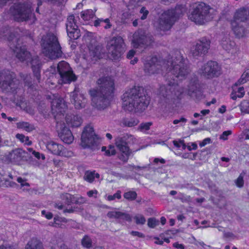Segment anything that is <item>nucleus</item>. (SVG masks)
I'll return each mask as SVG.
<instances>
[{
	"instance_id": "f257e3e1",
	"label": "nucleus",
	"mask_w": 249,
	"mask_h": 249,
	"mask_svg": "<svg viewBox=\"0 0 249 249\" xmlns=\"http://www.w3.org/2000/svg\"><path fill=\"white\" fill-rule=\"evenodd\" d=\"M144 70L148 75L160 73V71L165 70L164 75L166 80L173 75L172 79L181 78L187 75L190 70L185 60L180 53L177 52L175 56L167 60L159 61L157 57H152L144 62Z\"/></svg>"
},
{
	"instance_id": "f03ea898",
	"label": "nucleus",
	"mask_w": 249,
	"mask_h": 249,
	"mask_svg": "<svg viewBox=\"0 0 249 249\" xmlns=\"http://www.w3.org/2000/svg\"><path fill=\"white\" fill-rule=\"evenodd\" d=\"M98 87L89 90L91 105L98 110H104L110 105L114 96V82L110 77L99 78L96 82Z\"/></svg>"
},
{
	"instance_id": "7ed1b4c3",
	"label": "nucleus",
	"mask_w": 249,
	"mask_h": 249,
	"mask_svg": "<svg viewBox=\"0 0 249 249\" xmlns=\"http://www.w3.org/2000/svg\"><path fill=\"white\" fill-rule=\"evenodd\" d=\"M124 109L130 112H142L147 107L150 98L142 87H134L123 94Z\"/></svg>"
},
{
	"instance_id": "20e7f679",
	"label": "nucleus",
	"mask_w": 249,
	"mask_h": 249,
	"mask_svg": "<svg viewBox=\"0 0 249 249\" xmlns=\"http://www.w3.org/2000/svg\"><path fill=\"white\" fill-rule=\"evenodd\" d=\"M181 78H176L175 80L172 79V76L167 79L168 83L167 85L161 86L159 89V103L162 105H166L176 100L180 99L184 92V89L176 84L177 79L182 80L186 77Z\"/></svg>"
},
{
	"instance_id": "39448f33",
	"label": "nucleus",
	"mask_w": 249,
	"mask_h": 249,
	"mask_svg": "<svg viewBox=\"0 0 249 249\" xmlns=\"http://www.w3.org/2000/svg\"><path fill=\"white\" fill-rule=\"evenodd\" d=\"M9 12L18 22L30 21L31 23H34L36 20L32 4L29 1L14 3L10 7Z\"/></svg>"
},
{
	"instance_id": "423d86ee",
	"label": "nucleus",
	"mask_w": 249,
	"mask_h": 249,
	"mask_svg": "<svg viewBox=\"0 0 249 249\" xmlns=\"http://www.w3.org/2000/svg\"><path fill=\"white\" fill-rule=\"evenodd\" d=\"M40 44L42 53L50 59L61 57L62 51L58 38L52 33H48L42 37Z\"/></svg>"
},
{
	"instance_id": "0eeeda50",
	"label": "nucleus",
	"mask_w": 249,
	"mask_h": 249,
	"mask_svg": "<svg viewBox=\"0 0 249 249\" xmlns=\"http://www.w3.org/2000/svg\"><path fill=\"white\" fill-rule=\"evenodd\" d=\"M211 10L213 9L204 2L194 3L190 5L188 18L196 24L202 25L213 18Z\"/></svg>"
},
{
	"instance_id": "6e6552de",
	"label": "nucleus",
	"mask_w": 249,
	"mask_h": 249,
	"mask_svg": "<svg viewBox=\"0 0 249 249\" xmlns=\"http://www.w3.org/2000/svg\"><path fill=\"white\" fill-rule=\"evenodd\" d=\"M19 81L16 74L9 70L0 71V90L5 93H15L18 88Z\"/></svg>"
},
{
	"instance_id": "1a4fd4ad",
	"label": "nucleus",
	"mask_w": 249,
	"mask_h": 249,
	"mask_svg": "<svg viewBox=\"0 0 249 249\" xmlns=\"http://www.w3.org/2000/svg\"><path fill=\"white\" fill-rule=\"evenodd\" d=\"M133 139V136L124 134L116 137L115 139V146L122 153L119 158L124 162L127 161L129 156L132 153L129 144Z\"/></svg>"
},
{
	"instance_id": "9d476101",
	"label": "nucleus",
	"mask_w": 249,
	"mask_h": 249,
	"mask_svg": "<svg viewBox=\"0 0 249 249\" xmlns=\"http://www.w3.org/2000/svg\"><path fill=\"white\" fill-rule=\"evenodd\" d=\"M99 143V138L94 132L93 128L90 126L85 127L81 135V146L84 148L95 149Z\"/></svg>"
},
{
	"instance_id": "9b49d317",
	"label": "nucleus",
	"mask_w": 249,
	"mask_h": 249,
	"mask_svg": "<svg viewBox=\"0 0 249 249\" xmlns=\"http://www.w3.org/2000/svg\"><path fill=\"white\" fill-rule=\"evenodd\" d=\"M198 73L207 79L218 77L221 73V68L216 61H209L198 70Z\"/></svg>"
},
{
	"instance_id": "f8f14e48",
	"label": "nucleus",
	"mask_w": 249,
	"mask_h": 249,
	"mask_svg": "<svg viewBox=\"0 0 249 249\" xmlns=\"http://www.w3.org/2000/svg\"><path fill=\"white\" fill-rule=\"evenodd\" d=\"M125 45L123 38L120 36H115L107 44V49L112 58H119L124 51Z\"/></svg>"
},
{
	"instance_id": "ddd939ff",
	"label": "nucleus",
	"mask_w": 249,
	"mask_h": 249,
	"mask_svg": "<svg viewBox=\"0 0 249 249\" xmlns=\"http://www.w3.org/2000/svg\"><path fill=\"white\" fill-rule=\"evenodd\" d=\"M57 71L62 81V83H70L76 80V77L73 74L69 64L64 61L57 64Z\"/></svg>"
},
{
	"instance_id": "4468645a",
	"label": "nucleus",
	"mask_w": 249,
	"mask_h": 249,
	"mask_svg": "<svg viewBox=\"0 0 249 249\" xmlns=\"http://www.w3.org/2000/svg\"><path fill=\"white\" fill-rule=\"evenodd\" d=\"M166 11H164L156 22V28L158 31L165 32L169 31L175 24L174 19Z\"/></svg>"
},
{
	"instance_id": "2eb2a0df",
	"label": "nucleus",
	"mask_w": 249,
	"mask_h": 249,
	"mask_svg": "<svg viewBox=\"0 0 249 249\" xmlns=\"http://www.w3.org/2000/svg\"><path fill=\"white\" fill-rule=\"evenodd\" d=\"M211 41L206 37L198 40L191 49V53L195 57H199L206 54L210 48Z\"/></svg>"
},
{
	"instance_id": "dca6fc26",
	"label": "nucleus",
	"mask_w": 249,
	"mask_h": 249,
	"mask_svg": "<svg viewBox=\"0 0 249 249\" xmlns=\"http://www.w3.org/2000/svg\"><path fill=\"white\" fill-rule=\"evenodd\" d=\"M47 150L52 154L65 157H71L73 153L71 151L68 150L61 144L54 141L47 142L46 144Z\"/></svg>"
},
{
	"instance_id": "f3484780",
	"label": "nucleus",
	"mask_w": 249,
	"mask_h": 249,
	"mask_svg": "<svg viewBox=\"0 0 249 249\" xmlns=\"http://www.w3.org/2000/svg\"><path fill=\"white\" fill-rule=\"evenodd\" d=\"M66 26L68 36L71 39H77L81 36L80 30L78 28L73 15L68 17Z\"/></svg>"
},
{
	"instance_id": "a211bd4d",
	"label": "nucleus",
	"mask_w": 249,
	"mask_h": 249,
	"mask_svg": "<svg viewBox=\"0 0 249 249\" xmlns=\"http://www.w3.org/2000/svg\"><path fill=\"white\" fill-rule=\"evenodd\" d=\"M31 156L29 153L21 148L13 150L9 154V159L11 162L18 164L30 160Z\"/></svg>"
},
{
	"instance_id": "6ab92c4d",
	"label": "nucleus",
	"mask_w": 249,
	"mask_h": 249,
	"mask_svg": "<svg viewBox=\"0 0 249 249\" xmlns=\"http://www.w3.org/2000/svg\"><path fill=\"white\" fill-rule=\"evenodd\" d=\"M9 46L14 53L16 57L21 62H27L32 55L25 46L15 45L14 42H10Z\"/></svg>"
},
{
	"instance_id": "aec40b11",
	"label": "nucleus",
	"mask_w": 249,
	"mask_h": 249,
	"mask_svg": "<svg viewBox=\"0 0 249 249\" xmlns=\"http://www.w3.org/2000/svg\"><path fill=\"white\" fill-rule=\"evenodd\" d=\"M70 96L71 102L76 109H80L85 107L87 100L80 88L75 87L74 90L71 93Z\"/></svg>"
},
{
	"instance_id": "412c9836",
	"label": "nucleus",
	"mask_w": 249,
	"mask_h": 249,
	"mask_svg": "<svg viewBox=\"0 0 249 249\" xmlns=\"http://www.w3.org/2000/svg\"><path fill=\"white\" fill-rule=\"evenodd\" d=\"M56 128L59 137L64 142L70 144L73 142L74 137L71 131L66 127L64 124L57 122Z\"/></svg>"
},
{
	"instance_id": "4be33fe9",
	"label": "nucleus",
	"mask_w": 249,
	"mask_h": 249,
	"mask_svg": "<svg viewBox=\"0 0 249 249\" xmlns=\"http://www.w3.org/2000/svg\"><path fill=\"white\" fill-rule=\"evenodd\" d=\"M30 64L31 68L33 71L34 76L37 80L38 83L41 79V70L42 66V63L37 55H31L30 58L27 61Z\"/></svg>"
},
{
	"instance_id": "5701e85b",
	"label": "nucleus",
	"mask_w": 249,
	"mask_h": 249,
	"mask_svg": "<svg viewBox=\"0 0 249 249\" xmlns=\"http://www.w3.org/2000/svg\"><path fill=\"white\" fill-rule=\"evenodd\" d=\"M231 22L249 24V9L242 8L237 10Z\"/></svg>"
},
{
	"instance_id": "b1692460",
	"label": "nucleus",
	"mask_w": 249,
	"mask_h": 249,
	"mask_svg": "<svg viewBox=\"0 0 249 249\" xmlns=\"http://www.w3.org/2000/svg\"><path fill=\"white\" fill-rule=\"evenodd\" d=\"M249 24L242 23L231 22L232 30L235 35L238 38L245 36L248 33L247 28Z\"/></svg>"
},
{
	"instance_id": "393cba45",
	"label": "nucleus",
	"mask_w": 249,
	"mask_h": 249,
	"mask_svg": "<svg viewBox=\"0 0 249 249\" xmlns=\"http://www.w3.org/2000/svg\"><path fill=\"white\" fill-rule=\"evenodd\" d=\"M52 104V110L53 114L61 113L63 116V112H64L63 107H65V104L63 103L62 98H55L51 102Z\"/></svg>"
},
{
	"instance_id": "a878e982",
	"label": "nucleus",
	"mask_w": 249,
	"mask_h": 249,
	"mask_svg": "<svg viewBox=\"0 0 249 249\" xmlns=\"http://www.w3.org/2000/svg\"><path fill=\"white\" fill-rule=\"evenodd\" d=\"M169 15L176 22L177 20L185 12V8L182 5H177L174 9L166 10Z\"/></svg>"
},
{
	"instance_id": "bb28decb",
	"label": "nucleus",
	"mask_w": 249,
	"mask_h": 249,
	"mask_svg": "<svg viewBox=\"0 0 249 249\" xmlns=\"http://www.w3.org/2000/svg\"><path fill=\"white\" fill-rule=\"evenodd\" d=\"M67 124L71 127H79L82 124L81 118L76 115L67 114L66 116Z\"/></svg>"
},
{
	"instance_id": "cd10ccee",
	"label": "nucleus",
	"mask_w": 249,
	"mask_h": 249,
	"mask_svg": "<svg viewBox=\"0 0 249 249\" xmlns=\"http://www.w3.org/2000/svg\"><path fill=\"white\" fill-rule=\"evenodd\" d=\"M221 45L222 48L228 52L233 53L236 51L235 42L227 37L222 39Z\"/></svg>"
},
{
	"instance_id": "c85d7f7f",
	"label": "nucleus",
	"mask_w": 249,
	"mask_h": 249,
	"mask_svg": "<svg viewBox=\"0 0 249 249\" xmlns=\"http://www.w3.org/2000/svg\"><path fill=\"white\" fill-rule=\"evenodd\" d=\"M147 34L143 32L140 31L136 32L133 37L132 43L134 48H138L141 46L142 41H143V39L145 38V36Z\"/></svg>"
},
{
	"instance_id": "c756f323",
	"label": "nucleus",
	"mask_w": 249,
	"mask_h": 249,
	"mask_svg": "<svg viewBox=\"0 0 249 249\" xmlns=\"http://www.w3.org/2000/svg\"><path fill=\"white\" fill-rule=\"evenodd\" d=\"M239 84L236 83L232 87V91L231 94V97L232 99L235 100L238 98H242L245 95V90L243 87L237 88Z\"/></svg>"
},
{
	"instance_id": "7c9ffc66",
	"label": "nucleus",
	"mask_w": 249,
	"mask_h": 249,
	"mask_svg": "<svg viewBox=\"0 0 249 249\" xmlns=\"http://www.w3.org/2000/svg\"><path fill=\"white\" fill-rule=\"evenodd\" d=\"M25 249H44L42 242L36 238L31 239L25 247Z\"/></svg>"
},
{
	"instance_id": "2f4dec72",
	"label": "nucleus",
	"mask_w": 249,
	"mask_h": 249,
	"mask_svg": "<svg viewBox=\"0 0 249 249\" xmlns=\"http://www.w3.org/2000/svg\"><path fill=\"white\" fill-rule=\"evenodd\" d=\"M139 123V120L135 118H125L121 121L122 125L124 127H133L137 125Z\"/></svg>"
},
{
	"instance_id": "473e14b6",
	"label": "nucleus",
	"mask_w": 249,
	"mask_h": 249,
	"mask_svg": "<svg viewBox=\"0 0 249 249\" xmlns=\"http://www.w3.org/2000/svg\"><path fill=\"white\" fill-rule=\"evenodd\" d=\"M199 84L197 80H195L191 81L188 85V93L189 95H192L193 93H195L198 90Z\"/></svg>"
},
{
	"instance_id": "72a5a7b5",
	"label": "nucleus",
	"mask_w": 249,
	"mask_h": 249,
	"mask_svg": "<svg viewBox=\"0 0 249 249\" xmlns=\"http://www.w3.org/2000/svg\"><path fill=\"white\" fill-rule=\"evenodd\" d=\"M17 127L19 128L23 129L27 132H31L35 129L33 124L25 122L17 123Z\"/></svg>"
},
{
	"instance_id": "f704fd0d",
	"label": "nucleus",
	"mask_w": 249,
	"mask_h": 249,
	"mask_svg": "<svg viewBox=\"0 0 249 249\" xmlns=\"http://www.w3.org/2000/svg\"><path fill=\"white\" fill-rule=\"evenodd\" d=\"M95 16V13L92 10H87L83 11L81 13V17L86 21H88L90 19L93 18Z\"/></svg>"
},
{
	"instance_id": "c9c22d12",
	"label": "nucleus",
	"mask_w": 249,
	"mask_h": 249,
	"mask_svg": "<svg viewBox=\"0 0 249 249\" xmlns=\"http://www.w3.org/2000/svg\"><path fill=\"white\" fill-rule=\"evenodd\" d=\"M106 23V25L104 26L105 29H107L111 28L112 25L109 22V18L103 19V18H98L94 22V25L96 27L101 25V23Z\"/></svg>"
},
{
	"instance_id": "e433bc0d",
	"label": "nucleus",
	"mask_w": 249,
	"mask_h": 249,
	"mask_svg": "<svg viewBox=\"0 0 249 249\" xmlns=\"http://www.w3.org/2000/svg\"><path fill=\"white\" fill-rule=\"evenodd\" d=\"M20 77L24 81L25 85L29 88L32 86V78L30 74L26 73H20Z\"/></svg>"
},
{
	"instance_id": "4c0bfd02",
	"label": "nucleus",
	"mask_w": 249,
	"mask_h": 249,
	"mask_svg": "<svg viewBox=\"0 0 249 249\" xmlns=\"http://www.w3.org/2000/svg\"><path fill=\"white\" fill-rule=\"evenodd\" d=\"M136 16L130 12H126L123 13L122 15V19L124 20V22L125 23H129L134 19Z\"/></svg>"
},
{
	"instance_id": "58836bf2",
	"label": "nucleus",
	"mask_w": 249,
	"mask_h": 249,
	"mask_svg": "<svg viewBox=\"0 0 249 249\" xmlns=\"http://www.w3.org/2000/svg\"><path fill=\"white\" fill-rule=\"evenodd\" d=\"M82 245L87 248L90 249L92 247V240L88 235H85L81 240Z\"/></svg>"
},
{
	"instance_id": "ea45409f",
	"label": "nucleus",
	"mask_w": 249,
	"mask_h": 249,
	"mask_svg": "<svg viewBox=\"0 0 249 249\" xmlns=\"http://www.w3.org/2000/svg\"><path fill=\"white\" fill-rule=\"evenodd\" d=\"M143 41H142L141 46L143 47H147L150 46L154 42V38L152 35L150 34H147L145 36V38L143 39Z\"/></svg>"
},
{
	"instance_id": "a19ab883",
	"label": "nucleus",
	"mask_w": 249,
	"mask_h": 249,
	"mask_svg": "<svg viewBox=\"0 0 249 249\" xmlns=\"http://www.w3.org/2000/svg\"><path fill=\"white\" fill-rule=\"evenodd\" d=\"M137 196V194L135 191H129L125 192L124 194V197L129 201H133L136 199Z\"/></svg>"
},
{
	"instance_id": "79ce46f5",
	"label": "nucleus",
	"mask_w": 249,
	"mask_h": 249,
	"mask_svg": "<svg viewBox=\"0 0 249 249\" xmlns=\"http://www.w3.org/2000/svg\"><path fill=\"white\" fill-rule=\"evenodd\" d=\"M84 178L89 182H93L95 178V171H86L85 173Z\"/></svg>"
},
{
	"instance_id": "37998d69",
	"label": "nucleus",
	"mask_w": 249,
	"mask_h": 249,
	"mask_svg": "<svg viewBox=\"0 0 249 249\" xmlns=\"http://www.w3.org/2000/svg\"><path fill=\"white\" fill-rule=\"evenodd\" d=\"M16 137L22 142H24L25 143L28 145H30L32 144V142L29 140V137H26L22 134H17Z\"/></svg>"
},
{
	"instance_id": "c03bdc74",
	"label": "nucleus",
	"mask_w": 249,
	"mask_h": 249,
	"mask_svg": "<svg viewBox=\"0 0 249 249\" xmlns=\"http://www.w3.org/2000/svg\"><path fill=\"white\" fill-rule=\"evenodd\" d=\"M240 108L242 112L249 113V102L246 100L242 101L240 104Z\"/></svg>"
},
{
	"instance_id": "a18cd8bd",
	"label": "nucleus",
	"mask_w": 249,
	"mask_h": 249,
	"mask_svg": "<svg viewBox=\"0 0 249 249\" xmlns=\"http://www.w3.org/2000/svg\"><path fill=\"white\" fill-rule=\"evenodd\" d=\"M159 224V221L154 217L148 219L147 225L150 228H154Z\"/></svg>"
},
{
	"instance_id": "49530a36",
	"label": "nucleus",
	"mask_w": 249,
	"mask_h": 249,
	"mask_svg": "<svg viewBox=\"0 0 249 249\" xmlns=\"http://www.w3.org/2000/svg\"><path fill=\"white\" fill-rule=\"evenodd\" d=\"M249 78V70L245 71L242 75L240 78L238 80L237 83L239 84L246 83Z\"/></svg>"
},
{
	"instance_id": "de8ad7c7",
	"label": "nucleus",
	"mask_w": 249,
	"mask_h": 249,
	"mask_svg": "<svg viewBox=\"0 0 249 249\" xmlns=\"http://www.w3.org/2000/svg\"><path fill=\"white\" fill-rule=\"evenodd\" d=\"M137 225H143L146 222L144 217L141 214L136 215L134 217Z\"/></svg>"
},
{
	"instance_id": "09e8293b",
	"label": "nucleus",
	"mask_w": 249,
	"mask_h": 249,
	"mask_svg": "<svg viewBox=\"0 0 249 249\" xmlns=\"http://www.w3.org/2000/svg\"><path fill=\"white\" fill-rule=\"evenodd\" d=\"M0 249H18V248L12 244L7 242H3L0 244Z\"/></svg>"
},
{
	"instance_id": "8fccbe9b",
	"label": "nucleus",
	"mask_w": 249,
	"mask_h": 249,
	"mask_svg": "<svg viewBox=\"0 0 249 249\" xmlns=\"http://www.w3.org/2000/svg\"><path fill=\"white\" fill-rule=\"evenodd\" d=\"M62 198L63 199L66 201V203L68 205H70L71 203H72L73 200V199L74 198L72 195L68 193L63 195Z\"/></svg>"
},
{
	"instance_id": "3c124183",
	"label": "nucleus",
	"mask_w": 249,
	"mask_h": 249,
	"mask_svg": "<svg viewBox=\"0 0 249 249\" xmlns=\"http://www.w3.org/2000/svg\"><path fill=\"white\" fill-rule=\"evenodd\" d=\"M121 192L120 190H118L117 192L114 194L113 195H109L107 197V199L108 201H112L114 200L116 198L118 199L121 198Z\"/></svg>"
},
{
	"instance_id": "603ef678",
	"label": "nucleus",
	"mask_w": 249,
	"mask_h": 249,
	"mask_svg": "<svg viewBox=\"0 0 249 249\" xmlns=\"http://www.w3.org/2000/svg\"><path fill=\"white\" fill-rule=\"evenodd\" d=\"M119 219L130 222L132 219L129 214L121 212Z\"/></svg>"
},
{
	"instance_id": "864d4df0",
	"label": "nucleus",
	"mask_w": 249,
	"mask_h": 249,
	"mask_svg": "<svg viewBox=\"0 0 249 249\" xmlns=\"http://www.w3.org/2000/svg\"><path fill=\"white\" fill-rule=\"evenodd\" d=\"M121 212L111 211L107 213V216L110 218H114L119 219Z\"/></svg>"
},
{
	"instance_id": "5fc2aeb1",
	"label": "nucleus",
	"mask_w": 249,
	"mask_h": 249,
	"mask_svg": "<svg viewBox=\"0 0 249 249\" xmlns=\"http://www.w3.org/2000/svg\"><path fill=\"white\" fill-rule=\"evenodd\" d=\"M235 184L236 186L239 188L243 187L244 181L243 179V176L242 175V174H240L235 180Z\"/></svg>"
},
{
	"instance_id": "6e6d98bb",
	"label": "nucleus",
	"mask_w": 249,
	"mask_h": 249,
	"mask_svg": "<svg viewBox=\"0 0 249 249\" xmlns=\"http://www.w3.org/2000/svg\"><path fill=\"white\" fill-rule=\"evenodd\" d=\"M152 124V123L151 122L142 123L139 126V128L141 130H148L150 129V127Z\"/></svg>"
},
{
	"instance_id": "4d7b16f0",
	"label": "nucleus",
	"mask_w": 249,
	"mask_h": 249,
	"mask_svg": "<svg viewBox=\"0 0 249 249\" xmlns=\"http://www.w3.org/2000/svg\"><path fill=\"white\" fill-rule=\"evenodd\" d=\"M140 12L141 14H142V15L141 17V19L142 20H144L146 19L148 14H149V11L146 9L145 7H142Z\"/></svg>"
},
{
	"instance_id": "13d9d810",
	"label": "nucleus",
	"mask_w": 249,
	"mask_h": 249,
	"mask_svg": "<svg viewBox=\"0 0 249 249\" xmlns=\"http://www.w3.org/2000/svg\"><path fill=\"white\" fill-rule=\"evenodd\" d=\"M17 181L20 183V186L21 188L24 187V186H27L29 187V184L26 182L21 177H18L17 178Z\"/></svg>"
},
{
	"instance_id": "bf43d9fd",
	"label": "nucleus",
	"mask_w": 249,
	"mask_h": 249,
	"mask_svg": "<svg viewBox=\"0 0 249 249\" xmlns=\"http://www.w3.org/2000/svg\"><path fill=\"white\" fill-rule=\"evenodd\" d=\"M212 142V140L210 138H207L204 139L202 142H199V146L202 147L204 146L207 144L211 143Z\"/></svg>"
},
{
	"instance_id": "052dcab7",
	"label": "nucleus",
	"mask_w": 249,
	"mask_h": 249,
	"mask_svg": "<svg viewBox=\"0 0 249 249\" xmlns=\"http://www.w3.org/2000/svg\"><path fill=\"white\" fill-rule=\"evenodd\" d=\"M231 134V131L230 130L225 131L223 132L222 135L220 136V139L224 140H226L228 139V136Z\"/></svg>"
},
{
	"instance_id": "680f3d73",
	"label": "nucleus",
	"mask_w": 249,
	"mask_h": 249,
	"mask_svg": "<svg viewBox=\"0 0 249 249\" xmlns=\"http://www.w3.org/2000/svg\"><path fill=\"white\" fill-rule=\"evenodd\" d=\"M41 213L42 215H44L45 217L48 219H51L53 217V214L52 213L47 212L45 210L42 211Z\"/></svg>"
},
{
	"instance_id": "e2e57ef3",
	"label": "nucleus",
	"mask_w": 249,
	"mask_h": 249,
	"mask_svg": "<svg viewBox=\"0 0 249 249\" xmlns=\"http://www.w3.org/2000/svg\"><path fill=\"white\" fill-rule=\"evenodd\" d=\"M10 31L9 29L6 28V30L4 31L2 33L1 31H0V38H3L5 39L7 38V36L9 34Z\"/></svg>"
},
{
	"instance_id": "0e129e2a",
	"label": "nucleus",
	"mask_w": 249,
	"mask_h": 249,
	"mask_svg": "<svg viewBox=\"0 0 249 249\" xmlns=\"http://www.w3.org/2000/svg\"><path fill=\"white\" fill-rule=\"evenodd\" d=\"M130 234L134 236H138L140 238L144 237V235L143 233L137 231H132L130 232Z\"/></svg>"
},
{
	"instance_id": "69168bd1",
	"label": "nucleus",
	"mask_w": 249,
	"mask_h": 249,
	"mask_svg": "<svg viewBox=\"0 0 249 249\" xmlns=\"http://www.w3.org/2000/svg\"><path fill=\"white\" fill-rule=\"evenodd\" d=\"M136 52L134 50H130L127 53L126 57L128 59H132L135 55Z\"/></svg>"
},
{
	"instance_id": "338daca9",
	"label": "nucleus",
	"mask_w": 249,
	"mask_h": 249,
	"mask_svg": "<svg viewBox=\"0 0 249 249\" xmlns=\"http://www.w3.org/2000/svg\"><path fill=\"white\" fill-rule=\"evenodd\" d=\"M86 201V199L85 197L80 196L79 197H78L76 200H75V203L76 204H83L85 203Z\"/></svg>"
},
{
	"instance_id": "774afa93",
	"label": "nucleus",
	"mask_w": 249,
	"mask_h": 249,
	"mask_svg": "<svg viewBox=\"0 0 249 249\" xmlns=\"http://www.w3.org/2000/svg\"><path fill=\"white\" fill-rule=\"evenodd\" d=\"M187 121V119L184 117H181L179 119H176L174 120L173 124H178L179 123H185Z\"/></svg>"
}]
</instances>
